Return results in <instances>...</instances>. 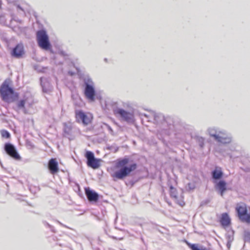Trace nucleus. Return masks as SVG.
Wrapping results in <instances>:
<instances>
[{
	"label": "nucleus",
	"instance_id": "obj_1",
	"mask_svg": "<svg viewBox=\"0 0 250 250\" xmlns=\"http://www.w3.org/2000/svg\"><path fill=\"white\" fill-rule=\"evenodd\" d=\"M115 167L118 170L111 175L114 181L123 180L130 175L131 172L137 168L136 163L130 160L129 157L125 156L116 160Z\"/></svg>",
	"mask_w": 250,
	"mask_h": 250
},
{
	"label": "nucleus",
	"instance_id": "obj_2",
	"mask_svg": "<svg viewBox=\"0 0 250 250\" xmlns=\"http://www.w3.org/2000/svg\"><path fill=\"white\" fill-rule=\"evenodd\" d=\"M20 94L16 92L6 81H4L0 86V97L8 104L14 103L19 98Z\"/></svg>",
	"mask_w": 250,
	"mask_h": 250
},
{
	"label": "nucleus",
	"instance_id": "obj_3",
	"mask_svg": "<svg viewBox=\"0 0 250 250\" xmlns=\"http://www.w3.org/2000/svg\"><path fill=\"white\" fill-rule=\"evenodd\" d=\"M80 79L83 82V86L85 97L90 102H94L96 98V91L92 79L88 74L81 75Z\"/></svg>",
	"mask_w": 250,
	"mask_h": 250
},
{
	"label": "nucleus",
	"instance_id": "obj_4",
	"mask_svg": "<svg viewBox=\"0 0 250 250\" xmlns=\"http://www.w3.org/2000/svg\"><path fill=\"white\" fill-rule=\"evenodd\" d=\"M36 40L38 46L42 49L52 51V45L49 41L46 30L44 29L38 30L36 32Z\"/></svg>",
	"mask_w": 250,
	"mask_h": 250
},
{
	"label": "nucleus",
	"instance_id": "obj_5",
	"mask_svg": "<svg viewBox=\"0 0 250 250\" xmlns=\"http://www.w3.org/2000/svg\"><path fill=\"white\" fill-rule=\"evenodd\" d=\"M235 211L237 217L241 222L250 224V213H248V210L245 204L237 205L235 208Z\"/></svg>",
	"mask_w": 250,
	"mask_h": 250
},
{
	"label": "nucleus",
	"instance_id": "obj_6",
	"mask_svg": "<svg viewBox=\"0 0 250 250\" xmlns=\"http://www.w3.org/2000/svg\"><path fill=\"white\" fill-rule=\"evenodd\" d=\"M5 153L16 161H20L21 157L19 154L16 146L10 142L5 143L3 146Z\"/></svg>",
	"mask_w": 250,
	"mask_h": 250
},
{
	"label": "nucleus",
	"instance_id": "obj_7",
	"mask_svg": "<svg viewBox=\"0 0 250 250\" xmlns=\"http://www.w3.org/2000/svg\"><path fill=\"white\" fill-rule=\"evenodd\" d=\"M113 112L115 114L118 115L123 120L128 123L134 122L133 114L123 108L117 107L113 110Z\"/></svg>",
	"mask_w": 250,
	"mask_h": 250
},
{
	"label": "nucleus",
	"instance_id": "obj_8",
	"mask_svg": "<svg viewBox=\"0 0 250 250\" xmlns=\"http://www.w3.org/2000/svg\"><path fill=\"white\" fill-rule=\"evenodd\" d=\"M25 53L24 46L22 43H17L10 51L11 57L16 59H21L23 58Z\"/></svg>",
	"mask_w": 250,
	"mask_h": 250
},
{
	"label": "nucleus",
	"instance_id": "obj_9",
	"mask_svg": "<svg viewBox=\"0 0 250 250\" xmlns=\"http://www.w3.org/2000/svg\"><path fill=\"white\" fill-rule=\"evenodd\" d=\"M75 118L77 122L87 125L91 122V119L82 110L75 111Z\"/></svg>",
	"mask_w": 250,
	"mask_h": 250
},
{
	"label": "nucleus",
	"instance_id": "obj_10",
	"mask_svg": "<svg viewBox=\"0 0 250 250\" xmlns=\"http://www.w3.org/2000/svg\"><path fill=\"white\" fill-rule=\"evenodd\" d=\"M40 82L43 93L50 94L53 91V86L48 79L45 77H41Z\"/></svg>",
	"mask_w": 250,
	"mask_h": 250
},
{
	"label": "nucleus",
	"instance_id": "obj_11",
	"mask_svg": "<svg viewBox=\"0 0 250 250\" xmlns=\"http://www.w3.org/2000/svg\"><path fill=\"white\" fill-rule=\"evenodd\" d=\"M85 195L90 203H96L99 201V194L89 187L84 188Z\"/></svg>",
	"mask_w": 250,
	"mask_h": 250
},
{
	"label": "nucleus",
	"instance_id": "obj_12",
	"mask_svg": "<svg viewBox=\"0 0 250 250\" xmlns=\"http://www.w3.org/2000/svg\"><path fill=\"white\" fill-rule=\"evenodd\" d=\"M211 180L213 183L223 180L224 177V172L222 168L218 166H216L214 169L210 173Z\"/></svg>",
	"mask_w": 250,
	"mask_h": 250
},
{
	"label": "nucleus",
	"instance_id": "obj_13",
	"mask_svg": "<svg viewBox=\"0 0 250 250\" xmlns=\"http://www.w3.org/2000/svg\"><path fill=\"white\" fill-rule=\"evenodd\" d=\"M213 183L214 184L215 189L219 194L222 196H223L225 192L227 190V183L226 181L223 179Z\"/></svg>",
	"mask_w": 250,
	"mask_h": 250
},
{
	"label": "nucleus",
	"instance_id": "obj_14",
	"mask_svg": "<svg viewBox=\"0 0 250 250\" xmlns=\"http://www.w3.org/2000/svg\"><path fill=\"white\" fill-rule=\"evenodd\" d=\"M47 167L51 174H55L59 171V164L56 158H51L48 162Z\"/></svg>",
	"mask_w": 250,
	"mask_h": 250
},
{
	"label": "nucleus",
	"instance_id": "obj_15",
	"mask_svg": "<svg viewBox=\"0 0 250 250\" xmlns=\"http://www.w3.org/2000/svg\"><path fill=\"white\" fill-rule=\"evenodd\" d=\"M207 131L209 135L210 136L213 138V139L217 141L218 139L220 138V134H226V131L224 130H220L218 128L213 127H209Z\"/></svg>",
	"mask_w": 250,
	"mask_h": 250
},
{
	"label": "nucleus",
	"instance_id": "obj_16",
	"mask_svg": "<svg viewBox=\"0 0 250 250\" xmlns=\"http://www.w3.org/2000/svg\"><path fill=\"white\" fill-rule=\"evenodd\" d=\"M165 117L161 113H155L153 114L154 123L164 128Z\"/></svg>",
	"mask_w": 250,
	"mask_h": 250
},
{
	"label": "nucleus",
	"instance_id": "obj_17",
	"mask_svg": "<svg viewBox=\"0 0 250 250\" xmlns=\"http://www.w3.org/2000/svg\"><path fill=\"white\" fill-rule=\"evenodd\" d=\"M220 223L224 228L229 227L231 224V219L227 212H225L221 214Z\"/></svg>",
	"mask_w": 250,
	"mask_h": 250
},
{
	"label": "nucleus",
	"instance_id": "obj_18",
	"mask_svg": "<svg viewBox=\"0 0 250 250\" xmlns=\"http://www.w3.org/2000/svg\"><path fill=\"white\" fill-rule=\"evenodd\" d=\"M101 159L96 158L90 160L88 162H86L87 166L89 167H91L93 169H97L100 166Z\"/></svg>",
	"mask_w": 250,
	"mask_h": 250
},
{
	"label": "nucleus",
	"instance_id": "obj_19",
	"mask_svg": "<svg viewBox=\"0 0 250 250\" xmlns=\"http://www.w3.org/2000/svg\"><path fill=\"white\" fill-rule=\"evenodd\" d=\"M220 138L218 139L216 141L222 144H229L231 142L232 137L230 135H227L226 133L225 135L220 134Z\"/></svg>",
	"mask_w": 250,
	"mask_h": 250
},
{
	"label": "nucleus",
	"instance_id": "obj_20",
	"mask_svg": "<svg viewBox=\"0 0 250 250\" xmlns=\"http://www.w3.org/2000/svg\"><path fill=\"white\" fill-rule=\"evenodd\" d=\"M25 6L28 7H25L24 6H21L20 5H17V9L18 11L21 10V11H22L23 14H24L25 15V16L27 14H28L30 16H35V12L32 9H31L28 6H27L26 5H25Z\"/></svg>",
	"mask_w": 250,
	"mask_h": 250
},
{
	"label": "nucleus",
	"instance_id": "obj_21",
	"mask_svg": "<svg viewBox=\"0 0 250 250\" xmlns=\"http://www.w3.org/2000/svg\"><path fill=\"white\" fill-rule=\"evenodd\" d=\"M16 103V108L17 109L13 108L15 110H22L24 113H26V109L25 108V104L26 100L24 99H21L17 101Z\"/></svg>",
	"mask_w": 250,
	"mask_h": 250
},
{
	"label": "nucleus",
	"instance_id": "obj_22",
	"mask_svg": "<svg viewBox=\"0 0 250 250\" xmlns=\"http://www.w3.org/2000/svg\"><path fill=\"white\" fill-rule=\"evenodd\" d=\"M173 125V118L170 116L166 117L165 119V125L163 129H166V127H167L168 129H171Z\"/></svg>",
	"mask_w": 250,
	"mask_h": 250
},
{
	"label": "nucleus",
	"instance_id": "obj_23",
	"mask_svg": "<svg viewBox=\"0 0 250 250\" xmlns=\"http://www.w3.org/2000/svg\"><path fill=\"white\" fill-rule=\"evenodd\" d=\"M63 131L64 133V136L65 137L69 138V137L72 134V126L70 125H68L66 123H64L63 124Z\"/></svg>",
	"mask_w": 250,
	"mask_h": 250
},
{
	"label": "nucleus",
	"instance_id": "obj_24",
	"mask_svg": "<svg viewBox=\"0 0 250 250\" xmlns=\"http://www.w3.org/2000/svg\"><path fill=\"white\" fill-rule=\"evenodd\" d=\"M228 151L229 150H227V152H225L224 153L223 152V155L225 157L229 156L230 159H234L237 158L241 154L238 149L232 152H229Z\"/></svg>",
	"mask_w": 250,
	"mask_h": 250
},
{
	"label": "nucleus",
	"instance_id": "obj_25",
	"mask_svg": "<svg viewBox=\"0 0 250 250\" xmlns=\"http://www.w3.org/2000/svg\"><path fill=\"white\" fill-rule=\"evenodd\" d=\"M185 241L188 246L190 249L191 250H202L203 247V246L200 245L198 244H191L186 240Z\"/></svg>",
	"mask_w": 250,
	"mask_h": 250
},
{
	"label": "nucleus",
	"instance_id": "obj_26",
	"mask_svg": "<svg viewBox=\"0 0 250 250\" xmlns=\"http://www.w3.org/2000/svg\"><path fill=\"white\" fill-rule=\"evenodd\" d=\"M169 188V194L171 198L175 199H178L177 190L171 184L168 185Z\"/></svg>",
	"mask_w": 250,
	"mask_h": 250
},
{
	"label": "nucleus",
	"instance_id": "obj_27",
	"mask_svg": "<svg viewBox=\"0 0 250 250\" xmlns=\"http://www.w3.org/2000/svg\"><path fill=\"white\" fill-rule=\"evenodd\" d=\"M243 239L245 243L250 244V231L245 229L243 231Z\"/></svg>",
	"mask_w": 250,
	"mask_h": 250
},
{
	"label": "nucleus",
	"instance_id": "obj_28",
	"mask_svg": "<svg viewBox=\"0 0 250 250\" xmlns=\"http://www.w3.org/2000/svg\"><path fill=\"white\" fill-rule=\"evenodd\" d=\"M195 139L196 142L198 144L199 146L201 148H203L204 147V142H205V139L203 137L196 136L195 137Z\"/></svg>",
	"mask_w": 250,
	"mask_h": 250
},
{
	"label": "nucleus",
	"instance_id": "obj_29",
	"mask_svg": "<svg viewBox=\"0 0 250 250\" xmlns=\"http://www.w3.org/2000/svg\"><path fill=\"white\" fill-rule=\"evenodd\" d=\"M84 156L86 159V162H88L90 160H91L95 158V155L92 151L87 150L86 151Z\"/></svg>",
	"mask_w": 250,
	"mask_h": 250
},
{
	"label": "nucleus",
	"instance_id": "obj_30",
	"mask_svg": "<svg viewBox=\"0 0 250 250\" xmlns=\"http://www.w3.org/2000/svg\"><path fill=\"white\" fill-rule=\"evenodd\" d=\"M234 233V231L233 230H231L230 231L228 232V233L226 234V237L227 240V241L232 242L233 241Z\"/></svg>",
	"mask_w": 250,
	"mask_h": 250
},
{
	"label": "nucleus",
	"instance_id": "obj_31",
	"mask_svg": "<svg viewBox=\"0 0 250 250\" xmlns=\"http://www.w3.org/2000/svg\"><path fill=\"white\" fill-rule=\"evenodd\" d=\"M0 133L2 137L6 139H9L10 138V133L7 130L5 129H2L0 131Z\"/></svg>",
	"mask_w": 250,
	"mask_h": 250
},
{
	"label": "nucleus",
	"instance_id": "obj_32",
	"mask_svg": "<svg viewBox=\"0 0 250 250\" xmlns=\"http://www.w3.org/2000/svg\"><path fill=\"white\" fill-rule=\"evenodd\" d=\"M237 147V146L235 144H230L229 147V150L230 151V152H234L238 150Z\"/></svg>",
	"mask_w": 250,
	"mask_h": 250
},
{
	"label": "nucleus",
	"instance_id": "obj_33",
	"mask_svg": "<svg viewBox=\"0 0 250 250\" xmlns=\"http://www.w3.org/2000/svg\"><path fill=\"white\" fill-rule=\"evenodd\" d=\"M195 187V184L194 183H188L187 185V188L189 190L194 189Z\"/></svg>",
	"mask_w": 250,
	"mask_h": 250
},
{
	"label": "nucleus",
	"instance_id": "obj_34",
	"mask_svg": "<svg viewBox=\"0 0 250 250\" xmlns=\"http://www.w3.org/2000/svg\"><path fill=\"white\" fill-rule=\"evenodd\" d=\"M58 54L60 55H61V56H62L63 57H68L69 56V55L66 53H65V51H64L62 50H59Z\"/></svg>",
	"mask_w": 250,
	"mask_h": 250
},
{
	"label": "nucleus",
	"instance_id": "obj_35",
	"mask_svg": "<svg viewBox=\"0 0 250 250\" xmlns=\"http://www.w3.org/2000/svg\"><path fill=\"white\" fill-rule=\"evenodd\" d=\"M5 17H0V23L2 25H7Z\"/></svg>",
	"mask_w": 250,
	"mask_h": 250
},
{
	"label": "nucleus",
	"instance_id": "obj_36",
	"mask_svg": "<svg viewBox=\"0 0 250 250\" xmlns=\"http://www.w3.org/2000/svg\"><path fill=\"white\" fill-rule=\"evenodd\" d=\"M210 202V200L208 199H207L202 201L200 203V206H204L207 204H208Z\"/></svg>",
	"mask_w": 250,
	"mask_h": 250
},
{
	"label": "nucleus",
	"instance_id": "obj_37",
	"mask_svg": "<svg viewBox=\"0 0 250 250\" xmlns=\"http://www.w3.org/2000/svg\"><path fill=\"white\" fill-rule=\"evenodd\" d=\"M113 148H114V152H116L117 151H118V149H119L118 147H114L112 146H107V149L108 150H112Z\"/></svg>",
	"mask_w": 250,
	"mask_h": 250
},
{
	"label": "nucleus",
	"instance_id": "obj_38",
	"mask_svg": "<svg viewBox=\"0 0 250 250\" xmlns=\"http://www.w3.org/2000/svg\"><path fill=\"white\" fill-rule=\"evenodd\" d=\"M43 224L44 225L47 226L52 231H54V227L51 226V225H50L49 223H48L46 221H43Z\"/></svg>",
	"mask_w": 250,
	"mask_h": 250
},
{
	"label": "nucleus",
	"instance_id": "obj_39",
	"mask_svg": "<svg viewBox=\"0 0 250 250\" xmlns=\"http://www.w3.org/2000/svg\"><path fill=\"white\" fill-rule=\"evenodd\" d=\"M11 17V18L10 19V21H16L20 23L21 22V20H19L18 18V17Z\"/></svg>",
	"mask_w": 250,
	"mask_h": 250
},
{
	"label": "nucleus",
	"instance_id": "obj_40",
	"mask_svg": "<svg viewBox=\"0 0 250 250\" xmlns=\"http://www.w3.org/2000/svg\"><path fill=\"white\" fill-rule=\"evenodd\" d=\"M105 125L107 127V128L108 129V130L109 131V132L111 133H112L113 132V129H112L111 127L109 125H108L107 124H105Z\"/></svg>",
	"mask_w": 250,
	"mask_h": 250
},
{
	"label": "nucleus",
	"instance_id": "obj_41",
	"mask_svg": "<svg viewBox=\"0 0 250 250\" xmlns=\"http://www.w3.org/2000/svg\"><path fill=\"white\" fill-rule=\"evenodd\" d=\"M231 243H232V242L227 241L226 246H227L228 249L229 250L230 248Z\"/></svg>",
	"mask_w": 250,
	"mask_h": 250
},
{
	"label": "nucleus",
	"instance_id": "obj_42",
	"mask_svg": "<svg viewBox=\"0 0 250 250\" xmlns=\"http://www.w3.org/2000/svg\"><path fill=\"white\" fill-rule=\"evenodd\" d=\"M57 222H58L59 224H60L61 225H62V226H64V227H65L67 228L66 226H65V225H64L63 224H62V223H61L60 221H57Z\"/></svg>",
	"mask_w": 250,
	"mask_h": 250
},
{
	"label": "nucleus",
	"instance_id": "obj_43",
	"mask_svg": "<svg viewBox=\"0 0 250 250\" xmlns=\"http://www.w3.org/2000/svg\"><path fill=\"white\" fill-rule=\"evenodd\" d=\"M202 250H209L208 249H207L206 247H203Z\"/></svg>",
	"mask_w": 250,
	"mask_h": 250
},
{
	"label": "nucleus",
	"instance_id": "obj_44",
	"mask_svg": "<svg viewBox=\"0 0 250 250\" xmlns=\"http://www.w3.org/2000/svg\"><path fill=\"white\" fill-rule=\"evenodd\" d=\"M2 1L0 0V9H1Z\"/></svg>",
	"mask_w": 250,
	"mask_h": 250
},
{
	"label": "nucleus",
	"instance_id": "obj_45",
	"mask_svg": "<svg viewBox=\"0 0 250 250\" xmlns=\"http://www.w3.org/2000/svg\"><path fill=\"white\" fill-rule=\"evenodd\" d=\"M111 238H112L113 239H117V238L115 236H112Z\"/></svg>",
	"mask_w": 250,
	"mask_h": 250
},
{
	"label": "nucleus",
	"instance_id": "obj_46",
	"mask_svg": "<svg viewBox=\"0 0 250 250\" xmlns=\"http://www.w3.org/2000/svg\"><path fill=\"white\" fill-rule=\"evenodd\" d=\"M134 184V182H131V186H133Z\"/></svg>",
	"mask_w": 250,
	"mask_h": 250
},
{
	"label": "nucleus",
	"instance_id": "obj_47",
	"mask_svg": "<svg viewBox=\"0 0 250 250\" xmlns=\"http://www.w3.org/2000/svg\"><path fill=\"white\" fill-rule=\"evenodd\" d=\"M104 60V61H105V62H107V59L106 58H105Z\"/></svg>",
	"mask_w": 250,
	"mask_h": 250
},
{
	"label": "nucleus",
	"instance_id": "obj_48",
	"mask_svg": "<svg viewBox=\"0 0 250 250\" xmlns=\"http://www.w3.org/2000/svg\"><path fill=\"white\" fill-rule=\"evenodd\" d=\"M141 240H142V241H144V239H143V237H141Z\"/></svg>",
	"mask_w": 250,
	"mask_h": 250
},
{
	"label": "nucleus",
	"instance_id": "obj_49",
	"mask_svg": "<svg viewBox=\"0 0 250 250\" xmlns=\"http://www.w3.org/2000/svg\"><path fill=\"white\" fill-rule=\"evenodd\" d=\"M78 188L80 189V186L79 185L78 186Z\"/></svg>",
	"mask_w": 250,
	"mask_h": 250
}]
</instances>
